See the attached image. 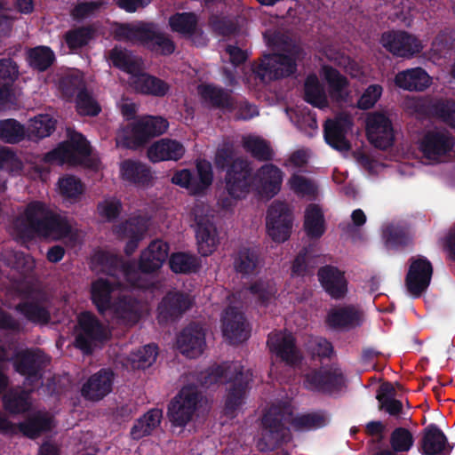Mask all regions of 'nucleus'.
Returning a JSON list of instances; mask_svg holds the SVG:
<instances>
[{
    "label": "nucleus",
    "instance_id": "obj_23",
    "mask_svg": "<svg viewBox=\"0 0 455 455\" xmlns=\"http://www.w3.org/2000/svg\"><path fill=\"white\" fill-rule=\"evenodd\" d=\"M432 272V265L426 258L419 256L411 259L406 285L413 296H419L427 288Z\"/></svg>",
    "mask_w": 455,
    "mask_h": 455
},
{
    "label": "nucleus",
    "instance_id": "obj_50",
    "mask_svg": "<svg viewBox=\"0 0 455 455\" xmlns=\"http://www.w3.org/2000/svg\"><path fill=\"white\" fill-rule=\"evenodd\" d=\"M20 167V160L8 148L0 147V189L5 188V172H15Z\"/></svg>",
    "mask_w": 455,
    "mask_h": 455
},
{
    "label": "nucleus",
    "instance_id": "obj_39",
    "mask_svg": "<svg viewBox=\"0 0 455 455\" xmlns=\"http://www.w3.org/2000/svg\"><path fill=\"white\" fill-rule=\"evenodd\" d=\"M18 76V68L11 60L0 61V106L12 101V85Z\"/></svg>",
    "mask_w": 455,
    "mask_h": 455
},
{
    "label": "nucleus",
    "instance_id": "obj_32",
    "mask_svg": "<svg viewBox=\"0 0 455 455\" xmlns=\"http://www.w3.org/2000/svg\"><path fill=\"white\" fill-rule=\"evenodd\" d=\"M362 321V311L352 305L335 307L327 315V323L333 328L349 329L359 325Z\"/></svg>",
    "mask_w": 455,
    "mask_h": 455
},
{
    "label": "nucleus",
    "instance_id": "obj_48",
    "mask_svg": "<svg viewBox=\"0 0 455 455\" xmlns=\"http://www.w3.org/2000/svg\"><path fill=\"white\" fill-rule=\"evenodd\" d=\"M28 60L30 66L43 71L52 64L54 53L49 47H36L28 51Z\"/></svg>",
    "mask_w": 455,
    "mask_h": 455
},
{
    "label": "nucleus",
    "instance_id": "obj_3",
    "mask_svg": "<svg viewBox=\"0 0 455 455\" xmlns=\"http://www.w3.org/2000/svg\"><path fill=\"white\" fill-rule=\"evenodd\" d=\"M12 229L13 235L22 239L37 235L51 240L67 239L75 243L80 237L77 228L65 216L39 201L26 206L13 221Z\"/></svg>",
    "mask_w": 455,
    "mask_h": 455
},
{
    "label": "nucleus",
    "instance_id": "obj_11",
    "mask_svg": "<svg viewBox=\"0 0 455 455\" xmlns=\"http://www.w3.org/2000/svg\"><path fill=\"white\" fill-rule=\"evenodd\" d=\"M454 145V137L447 130L441 128H433L424 132L419 142V148L423 156L435 163L448 160Z\"/></svg>",
    "mask_w": 455,
    "mask_h": 455
},
{
    "label": "nucleus",
    "instance_id": "obj_12",
    "mask_svg": "<svg viewBox=\"0 0 455 455\" xmlns=\"http://www.w3.org/2000/svg\"><path fill=\"white\" fill-rule=\"evenodd\" d=\"M380 44L392 55L411 60L420 54L425 44L414 34L404 30H391L382 34Z\"/></svg>",
    "mask_w": 455,
    "mask_h": 455
},
{
    "label": "nucleus",
    "instance_id": "obj_45",
    "mask_svg": "<svg viewBox=\"0 0 455 455\" xmlns=\"http://www.w3.org/2000/svg\"><path fill=\"white\" fill-rule=\"evenodd\" d=\"M234 265L235 270L242 275L253 274L259 265L257 251L245 248L241 250L235 259Z\"/></svg>",
    "mask_w": 455,
    "mask_h": 455
},
{
    "label": "nucleus",
    "instance_id": "obj_41",
    "mask_svg": "<svg viewBox=\"0 0 455 455\" xmlns=\"http://www.w3.org/2000/svg\"><path fill=\"white\" fill-rule=\"evenodd\" d=\"M304 228L307 235L312 238H318L324 233V218L322 209L317 204H310L307 207Z\"/></svg>",
    "mask_w": 455,
    "mask_h": 455
},
{
    "label": "nucleus",
    "instance_id": "obj_36",
    "mask_svg": "<svg viewBox=\"0 0 455 455\" xmlns=\"http://www.w3.org/2000/svg\"><path fill=\"white\" fill-rule=\"evenodd\" d=\"M451 447L448 444L443 433L435 427L426 429L422 440L424 455H448Z\"/></svg>",
    "mask_w": 455,
    "mask_h": 455
},
{
    "label": "nucleus",
    "instance_id": "obj_9",
    "mask_svg": "<svg viewBox=\"0 0 455 455\" xmlns=\"http://www.w3.org/2000/svg\"><path fill=\"white\" fill-rule=\"evenodd\" d=\"M115 36L120 40L141 44L162 54H170L174 51L173 43L163 34L157 33L153 25H118Z\"/></svg>",
    "mask_w": 455,
    "mask_h": 455
},
{
    "label": "nucleus",
    "instance_id": "obj_34",
    "mask_svg": "<svg viewBox=\"0 0 455 455\" xmlns=\"http://www.w3.org/2000/svg\"><path fill=\"white\" fill-rule=\"evenodd\" d=\"M119 175L122 180L136 186L148 185L152 180L148 167L134 160H124L120 163Z\"/></svg>",
    "mask_w": 455,
    "mask_h": 455
},
{
    "label": "nucleus",
    "instance_id": "obj_4",
    "mask_svg": "<svg viewBox=\"0 0 455 455\" xmlns=\"http://www.w3.org/2000/svg\"><path fill=\"white\" fill-rule=\"evenodd\" d=\"M327 422L328 417L322 412L294 416L290 403L285 402L270 408L263 417V429L257 447L262 451L272 450L289 437L291 430H310L323 427Z\"/></svg>",
    "mask_w": 455,
    "mask_h": 455
},
{
    "label": "nucleus",
    "instance_id": "obj_40",
    "mask_svg": "<svg viewBox=\"0 0 455 455\" xmlns=\"http://www.w3.org/2000/svg\"><path fill=\"white\" fill-rule=\"evenodd\" d=\"M162 419V411L152 409L140 418L131 430L133 439H140L150 435L159 425Z\"/></svg>",
    "mask_w": 455,
    "mask_h": 455
},
{
    "label": "nucleus",
    "instance_id": "obj_62",
    "mask_svg": "<svg viewBox=\"0 0 455 455\" xmlns=\"http://www.w3.org/2000/svg\"><path fill=\"white\" fill-rule=\"evenodd\" d=\"M92 30L87 28H80L68 31L65 36V41L70 50L74 51L89 43L92 39Z\"/></svg>",
    "mask_w": 455,
    "mask_h": 455
},
{
    "label": "nucleus",
    "instance_id": "obj_7",
    "mask_svg": "<svg viewBox=\"0 0 455 455\" xmlns=\"http://www.w3.org/2000/svg\"><path fill=\"white\" fill-rule=\"evenodd\" d=\"M252 373L250 370H244L238 363H229L224 366H217L204 376L203 384L211 386L217 382L230 381L228 394L225 402V412L232 415L242 403L245 395L246 387L251 379Z\"/></svg>",
    "mask_w": 455,
    "mask_h": 455
},
{
    "label": "nucleus",
    "instance_id": "obj_59",
    "mask_svg": "<svg viewBox=\"0 0 455 455\" xmlns=\"http://www.w3.org/2000/svg\"><path fill=\"white\" fill-rule=\"evenodd\" d=\"M247 292H250L262 303H267L275 296L276 289L273 282L269 280H259L251 286Z\"/></svg>",
    "mask_w": 455,
    "mask_h": 455
},
{
    "label": "nucleus",
    "instance_id": "obj_19",
    "mask_svg": "<svg viewBox=\"0 0 455 455\" xmlns=\"http://www.w3.org/2000/svg\"><path fill=\"white\" fill-rule=\"evenodd\" d=\"M48 359L40 352L20 351L14 358L15 370L26 376L24 385L28 390L38 387L41 379L40 370Z\"/></svg>",
    "mask_w": 455,
    "mask_h": 455
},
{
    "label": "nucleus",
    "instance_id": "obj_61",
    "mask_svg": "<svg viewBox=\"0 0 455 455\" xmlns=\"http://www.w3.org/2000/svg\"><path fill=\"white\" fill-rule=\"evenodd\" d=\"M76 109L84 116H96L100 112V105L87 91H80L77 94Z\"/></svg>",
    "mask_w": 455,
    "mask_h": 455
},
{
    "label": "nucleus",
    "instance_id": "obj_22",
    "mask_svg": "<svg viewBox=\"0 0 455 455\" xmlns=\"http://www.w3.org/2000/svg\"><path fill=\"white\" fill-rule=\"evenodd\" d=\"M53 426V419L46 412H37L34 414L18 427L10 423L0 412V432L5 434H13L19 429L23 435L30 438H35L42 432L50 430Z\"/></svg>",
    "mask_w": 455,
    "mask_h": 455
},
{
    "label": "nucleus",
    "instance_id": "obj_56",
    "mask_svg": "<svg viewBox=\"0 0 455 455\" xmlns=\"http://www.w3.org/2000/svg\"><path fill=\"white\" fill-rule=\"evenodd\" d=\"M170 267L175 273H189L197 267L196 258L184 252L174 253L171 256Z\"/></svg>",
    "mask_w": 455,
    "mask_h": 455
},
{
    "label": "nucleus",
    "instance_id": "obj_42",
    "mask_svg": "<svg viewBox=\"0 0 455 455\" xmlns=\"http://www.w3.org/2000/svg\"><path fill=\"white\" fill-rule=\"evenodd\" d=\"M84 191V185L75 176L67 175L58 181V192L66 203L75 204L78 202Z\"/></svg>",
    "mask_w": 455,
    "mask_h": 455
},
{
    "label": "nucleus",
    "instance_id": "obj_28",
    "mask_svg": "<svg viewBox=\"0 0 455 455\" xmlns=\"http://www.w3.org/2000/svg\"><path fill=\"white\" fill-rule=\"evenodd\" d=\"M184 145L172 139H161L154 142L148 149V157L152 163L163 161H178L183 157Z\"/></svg>",
    "mask_w": 455,
    "mask_h": 455
},
{
    "label": "nucleus",
    "instance_id": "obj_5",
    "mask_svg": "<svg viewBox=\"0 0 455 455\" xmlns=\"http://www.w3.org/2000/svg\"><path fill=\"white\" fill-rule=\"evenodd\" d=\"M264 38L267 44L276 52L264 55L260 63L252 69L255 75L262 82H267L292 74L300 54L299 47L279 32L267 31Z\"/></svg>",
    "mask_w": 455,
    "mask_h": 455
},
{
    "label": "nucleus",
    "instance_id": "obj_55",
    "mask_svg": "<svg viewBox=\"0 0 455 455\" xmlns=\"http://www.w3.org/2000/svg\"><path fill=\"white\" fill-rule=\"evenodd\" d=\"M288 186L296 195L301 197L312 196L316 192V186L307 177L293 174L288 180Z\"/></svg>",
    "mask_w": 455,
    "mask_h": 455
},
{
    "label": "nucleus",
    "instance_id": "obj_17",
    "mask_svg": "<svg viewBox=\"0 0 455 455\" xmlns=\"http://www.w3.org/2000/svg\"><path fill=\"white\" fill-rule=\"evenodd\" d=\"M292 219L291 212L284 203L274 202L267 215V235L277 243L286 241L291 235Z\"/></svg>",
    "mask_w": 455,
    "mask_h": 455
},
{
    "label": "nucleus",
    "instance_id": "obj_51",
    "mask_svg": "<svg viewBox=\"0 0 455 455\" xmlns=\"http://www.w3.org/2000/svg\"><path fill=\"white\" fill-rule=\"evenodd\" d=\"M3 260L11 267L17 268L22 273L32 270L35 267V261L29 255L5 250L2 253Z\"/></svg>",
    "mask_w": 455,
    "mask_h": 455
},
{
    "label": "nucleus",
    "instance_id": "obj_49",
    "mask_svg": "<svg viewBox=\"0 0 455 455\" xmlns=\"http://www.w3.org/2000/svg\"><path fill=\"white\" fill-rule=\"evenodd\" d=\"M25 134V128L13 119L0 123V139L4 142L17 143L24 139Z\"/></svg>",
    "mask_w": 455,
    "mask_h": 455
},
{
    "label": "nucleus",
    "instance_id": "obj_25",
    "mask_svg": "<svg viewBox=\"0 0 455 455\" xmlns=\"http://www.w3.org/2000/svg\"><path fill=\"white\" fill-rule=\"evenodd\" d=\"M128 84L135 92L155 97H164L171 90L166 81L145 73L143 69L129 77Z\"/></svg>",
    "mask_w": 455,
    "mask_h": 455
},
{
    "label": "nucleus",
    "instance_id": "obj_14",
    "mask_svg": "<svg viewBox=\"0 0 455 455\" xmlns=\"http://www.w3.org/2000/svg\"><path fill=\"white\" fill-rule=\"evenodd\" d=\"M193 215L198 251L203 256H208L216 250L219 243L212 215L209 214L208 210L200 206L194 209Z\"/></svg>",
    "mask_w": 455,
    "mask_h": 455
},
{
    "label": "nucleus",
    "instance_id": "obj_33",
    "mask_svg": "<svg viewBox=\"0 0 455 455\" xmlns=\"http://www.w3.org/2000/svg\"><path fill=\"white\" fill-rule=\"evenodd\" d=\"M190 305L191 299L188 294L176 291H170L158 306V318L160 321H167L186 311Z\"/></svg>",
    "mask_w": 455,
    "mask_h": 455
},
{
    "label": "nucleus",
    "instance_id": "obj_21",
    "mask_svg": "<svg viewBox=\"0 0 455 455\" xmlns=\"http://www.w3.org/2000/svg\"><path fill=\"white\" fill-rule=\"evenodd\" d=\"M368 140L376 148H387L394 140V131L389 118L381 112L370 113L366 118Z\"/></svg>",
    "mask_w": 455,
    "mask_h": 455
},
{
    "label": "nucleus",
    "instance_id": "obj_30",
    "mask_svg": "<svg viewBox=\"0 0 455 455\" xmlns=\"http://www.w3.org/2000/svg\"><path fill=\"white\" fill-rule=\"evenodd\" d=\"M113 373L100 370L92 375L82 387V395L89 400L99 401L112 390Z\"/></svg>",
    "mask_w": 455,
    "mask_h": 455
},
{
    "label": "nucleus",
    "instance_id": "obj_43",
    "mask_svg": "<svg viewBox=\"0 0 455 455\" xmlns=\"http://www.w3.org/2000/svg\"><path fill=\"white\" fill-rule=\"evenodd\" d=\"M55 124V119L50 115H38L29 121L28 137L31 140L48 137L54 131Z\"/></svg>",
    "mask_w": 455,
    "mask_h": 455
},
{
    "label": "nucleus",
    "instance_id": "obj_1",
    "mask_svg": "<svg viewBox=\"0 0 455 455\" xmlns=\"http://www.w3.org/2000/svg\"><path fill=\"white\" fill-rule=\"evenodd\" d=\"M168 255L166 243L152 242L140 257V267L135 264H123L108 252L98 251L92 259L95 271L107 273V279L100 278L92 284V299L99 312L118 324L132 325L140 316L139 303L124 294V287L147 288V273L158 269Z\"/></svg>",
    "mask_w": 455,
    "mask_h": 455
},
{
    "label": "nucleus",
    "instance_id": "obj_47",
    "mask_svg": "<svg viewBox=\"0 0 455 455\" xmlns=\"http://www.w3.org/2000/svg\"><path fill=\"white\" fill-rule=\"evenodd\" d=\"M4 408L11 413H20L28 411L31 405L28 391H11L4 397Z\"/></svg>",
    "mask_w": 455,
    "mask_h": 455
},
{
    "label": "nucleus",
    "instance_id": "obj_6",
    "mask_svg": "<svg viewBox=\"0 0 455 455\" xmlns=\"http://www.w3.org/2000/svg\"><path fill=\"white\" fill-rule=\"evenodd\" d=\"M322 75L328 84V93L319 83L316 76H309L305 83V100L311 105L324 108L329 105L328 98L342 103L350 100L347 79L336 69L324 66Z\"/></svg>",
    "mask_w": 455,
    "mask_h": 455
},
{
    "label": "nucleus",
    "instance_id": "obj_46",
    "mask_svg": "<svg viewBox=\"0 0 455 455\" xmlns=\"http://www.w3.org/2000/svg\"><path fill=\"white\" fill-rule=\"evenodd\" d=\"M156 346L147 345L132 353L128 362L133 369H145L156 361Z\"/></svg>",
    "mask_w": 455,
    "mask_h": 455
},
{
    "label": "nucleus",
    "instance_id": "obj_63",
    "mask_svg": "<svg viewBox=\"0 0 455 455\" xmlns=\"http://www.w3.org/2000/svg\"><path fill=\"white\" fill-rule=\"evenodd\" d=\"M449 38L447 33H439L433 40L427 57L433 62H436L444 57L448 52Z\"/></svg>",
    "mask_w": 455,
    "mask_h": 455
},
{
    "label": "nucleus",
    "instance_id": "obj_10",
    "mask_svg": "<svg viewBox=\"0 0 455 455\" xmlns=\"http://www.w3.org/2000/svg\"><path fill=\"white\" fill-rule=\"evenodd\" d=\"M169 127L168 121L162 116H144L136 122L132 129H121L116 134V145L136 148L150 137L164 133Z\"/></svg>",
    "mask_w": 455,
    "mask_h": 455
},
{
    "label": "nucleus",
    "instance_id": "obj_37",
    "mask_svg": "<svg viewBox=\"0 0 455 455\" xmlns=\"http://www.w3.org/2000/svg\"><path fill=\"white\" fill-rule=\"evenodd\" d=\"M201 100L208 106L231 110L233 103L228 92L211 84H202L197 89Z\"/></svg>",
    "mask_w": 455,
    "mask_h": 455
},
{
    "label": "nucleus",
    "instance_id": "obj_24",
    "mask_svg": "<svg viewBox=\"0 0 455 455\" xmlns=\"http://www.w3.org/2000/svg\"><path fill=\"white\" fill-rule=\"evenodd\" d=\"M205 334L197 324L186 327L177 338V347L187 357L196 358L203 354L205 348Z\"/></svg>",
    "mask_w": 455,
    "mask_h": 455
},
{
    "label": "nucleus",
    "instance_id": "obj_26",
    "mask_svg": "<svg viewBox=\"0 0 455 455\" xmlns=\"http://www.w3.org/2000/svg\"><path fill=\"white\" fill-rule=\"evenodd\" d=\"M344 377L338 368H323L306 376L305 386L312 390L331 392L341 387Z\"/></svg>",
    "mask_w": 455,
    "mask_h": 455
},
{
    "label": "nucleus",
    "instance_id": "obj_13",
    "mask_svg": "<svg viewBox=\"0 0 455 455\" xmlns=\"http://www.w3.org/2000/svg\"><path fill=\"white\" fill-rule=\"evenodd\" d=\"M196 166V175H193L189 170L183 169L174 173L172 182L194 195L204 192L213 180L212 164L206 160H198Z\"/></svg>",
    "mask_w": 455,
    "mask_h": 455
},
{
    "label": "nucleus",
    "instance_id": "obj_54",
    "mask_svg": "<svg viewBox=\"0 0 455 455\" xmlns=\"http://www.w3.org/2000/svg\"><path fill=\"white\" fill-rule=\"evenodd\" d=\"M19 310L29 320L44 323L49 320V312L39 301H30L19 305Z\"/></svg>",
    "mask_w": 455,
    "mask_h": 455
},
{
    "label": "nucleus",
    "instance_id": "obj_58",
    "mask_svg": "<svg viewBox=\"0 0 455 455\" xmlns=\"http://www.w3.org/2000/svg\"><path fill=\"white\" fill-rule=\"evenodd\" d=\"M83 85V79L78 71H72L59 81V89L64 98L70 99Z\"/></svg>",
    "mask_w": 455,
    "mask_h": 455
},
{
    "label": "nucleus",
    "instance_id": "obj_16",
    "mask_svg": "<svg viewBox=\"0 0 455 455\" xmlns=\"http://www.w3.org/2000/svg\"><path fill=\"white\" fill-rule=\"evenodd\" d=\"M108 331L101 326L93 315L84 312L78 316L76 345L84 353H90L97 342L106 339Z\"/></svg>",
    "mask_w": 455,
    "mask_h": 455
},
{
    "label": "nucleus",
    "instance_id": "obj_18",
    "mask_svg": "<svg viewBox=\"0 0 455 455\" xmlns=\"http://www.w3.org/2000/svg\"><path fill=\"white\" fill-rule=\"evenodd\" d=\"M353 126L350 114L342 112L333 119H329L324 124V139L328 145L339 152H347L350 143L347 139Z\"/></svg>",
    "mask_w": 455,
    "mask_h": 455
},
{
    "label": "nucleus",
    "instance_id": "obj_27",
    "mask_svg": "<svg viewBox=\"0 0 455 455\" xmlns=\"http://www.w3.org/2000/svg\"><path fill=\"white\" fill-rule=\"evenodd\" d=\"M267 344L272 353L289 364L295 363L299 358L294 339L290 332H272L268 336Z\"/></svg>",
    "mask_w": 455,
    "mask_h": 455
},
{
    "label": "nucleus",
    "instance_id": "obj_53",
    "mask_svg": "<svg viewBox=\"0 0 455 455\" xmlns=\"http://www.w3.org/2000/svg\"><path fill=\"white\" fill-rule=\"evenodd\" d=\"M325 55L330 60L343 68L352 77L360 79L363 76L362 67L349 57L332 50L327 51Z\"/></svg>",
    "mask_w": 455,
    "mask_h": 455
},
{
    "label": "nucleus",
    "instance_id": "obj_60",
    "mask_svg": "<svg viewBox=\"0 0 455 455\" xmlns=\"http://www.w3.org/2000/svg\"><path fill=\"white\" fill-rule=\"evenodd\" d=\"M413 436L405 428H396L391 435L390 443L396 452L408 451L413 444Z\"/></svg>",
    "mask_w": 455,
    "mask_h": 455
},
{
    "label": "nucleus",
    "instance_id": "obj_8",
    "mask_svg": "<svg viewBox=\"0 0 455 455\" xmlns=\"http://www.w3.org/2000/svg\"><path fill=\"white\" fill-rule=\"evenodd\" d=\"M91 147L84 137L75 131L68 130V140L59 144L57 148L47 153L44 158L45 163L52 164H84L97 168L98 164L91 158Z\"/></svg>",
    "mask_w": 455,
    "mask_h": 455
},
{
    "label": "nucleus",
    "instance_id": "obj_20",
    "mask_svg": "<svg viewBox=\"0 0 455 455\" xmlns=\"http://www.w3.org/2000/svg\"><path fill=\"white\" fill-rule=\"evenodd\" d=\"M237 298L233 294L229 298L230 304H235ZM222 332L232 344L243 342L249 338L250 330L243 314L237 307L230 305L222 316Z\"/></svg>",
    "mask_w": 455,
    "mask_h": 455
},
{
    "label": "nucleus",
    "instance_id": "obj_64",
    "mask_svg": "<svg viewBox=\"0 0 455 455\" xmlns=\"http://www.w3.org/2000/svg\"><path fill=\"white\" fill-rule=\"evenodd\" d=\"M433 113L443 122L455 129V102L440 101L433 108Z\"/></svg>",
    "mask_w": 455,
    "mask_h": 455
},
{
    "label": "nucleus",
    "instance_id": "obj_38",
    "mask_svg": "<svg viewBox=\"0 0 455 455\" xmlns=\"http://www.w3.org/2000/svg\"><path fill=\"white\" fill-rule=\"evenodd\" d=\"M109 60L113 66L132 76L137 71L144 69L142 60L132 55L129 52L114 48L109 53Z\"/></svg>",
    "mask_w": 455,
    "mask_h": 455
},
{
    "label": "nucleus",
    "instance_id": "obj_35",
    "mask_svg": "<svg viewBox=\"0 0 455 455\" xmlns=\"http://www.w3.org/2000/svg\"><path fill=\"white\" fill-rule=\"evenodd\" d=\"M146 229L147 221L143 218L132 219L116 228V232L120 237L128 239L125 246L127 254L134 251Z\"/></svg>",
    "mask_w": 455,
    "mask_h": 455
},
{
    "label": "nucleus",
    "instance_id": "obj_15",
    "mask_svg": "<svg viewBox=\"0 0 455 455\" xmlns=\"http://www.w3.org/2000/svg\"><path fill=\"white\" fill-rule=\"evenodd\" d=\"M198 401L199 395L196 387H183L169 406L168 415L172 425L184 427L192 420Z\"/></svg>",
    "mask_w": 455,
    "mask_h": 455
},
{
    "label": "nucleus",
    "instance_id": "obj_52",
    "mask_svg": "<svg viewBox=\"0 0 455 455\" xmlns=\"http://www.w3.org/2000/svg\"><path fill=\"white\" fill-rule=\"evenodd\" d=\"M172 29L182 35H191L196 28L197 19L193 13H177L169 20Z\"/></svg>",
    "mask_w": 455,
    "mask_h": 455
},
{
    "label": "nucleus",
    "instance_id": "obj_2",
    "mask_svg": "<svg viewBox=\"0 0 455 455\" xmlns=\"http://www.w3.org/2000/svg\"><path fill=\"white\" fill-rule=\"evenodd\" d=\"M251 172L252 168L247 161L236 159L233 162L225 179L228 196L220 200L221 208L232 210L237 201L245 198L251 191L266 197H272L279 192L283 178L279 168L265 164L254 175Z\"/></svg>",
    "mask_w": 455,
    "mask_h": 455
},
{
    "label": "nucleus",
    "instance_id": "obj_29",
    "mask_svg": "<svg viewBox=\"0 0 455 455\" xmlns=\"http://www.w3.org/2000/svg\"><path fill=\"white\" fill-rule=\"evenodd\" d=\"M397 87L410 92H422L432 84V77L420 67L407 68L395 76Z\"/></svg>",
    "mask_w": 455,
    "mask_h": 455
},
{
    "label": "nucleus",
    "instance_id": "obj_57",
    "mask_svg": "<svg viewBox=\"0 0 455 455\" xmlns=\"http://www.w3.org/2000/svg\"><path fill=\"white\" fill-rule=\"evenodd\" d=\"M286 113L292 123H294L300 130L310 131L317 130V123L315 116L309 112H306L305 108L287 109Z\"/></svg>",
    "mask_w": 455,
    "mask_h": 455
},
{
    "label": "nucleus",
    "instance_id": "obj_31",
    "mask_svg": "<svg viewBox=\"0 0 455 455\" xmlns=\"http://www.w3.org/2000/svg\"><path fill=\"white\" fill-rule=\"evenodd\" d=\"M319 281L324 291L333 299H340L347 291V283L343 272L334 267H322L318 272Z\"/></svg>",
    "mask_w": 455,
    "mask_h": 455
},
{
    "label": "nucleus",
    "instance_id": "obj_44",
    "mask_svg": "<svg viewBox=\"0 0 455 455\" xmlns=\"http://www.w3.org/2000/svg\"><path fill=\"white\" fill-rule=\"evenodd\" d=\"M242 143L243 148L256 158L269 159L272 156L268 143L257 135L248 134L243 136Z\"/></svg>",
    "mask_w": 455,
    "mask_h": 455
}]
</instances>
